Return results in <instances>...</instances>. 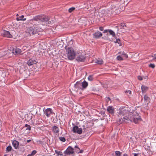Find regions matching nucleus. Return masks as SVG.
<instances>
[{
  "label": "nucleus",
  "instance_id": "f257e3e1",
  "mask_svg": "<svg viewBox=\"0 0 156 156\" xmlns=\"http://www.w3.org/2000/svg\"><path fill=\"white\" fill-rule=\"evenodd\" d=\"M33 20L39 21L43 25H47L51 23L49 17L45 15L37 16L33 18Z\"/></svg>",
  "mask_w": 156,
  "mask_h": 156
},
{
  "label": "nucleus",
  "instance_id": "f03ea898",
  "mask_svg": "<svg viewBox=\"0 0 156 156\" xmlns=\"http://www.w3.org/2000/svg\"><path fill=\"white\" fill-rule=\"evenodd\" d=\"M67 57L69 60H73L76 55L77 53L74 49H66Z\"/></svg>",
  "mask_w": 156,
  "mask_h": 156
},
{
  "label": "nucleus",
  "instance_id": "7ed1b4c3",
  "mask_svg": "<svg viewBox=\"0 0 156 156\" xmlns=\"http://www.w3.org/2000/svg\"><path fill=\"white\" fill-rule=\"evenodd\" d=\"M126 107L124 108H120L118 110V116L119 117H122L126 115L128 112V111L126 110Z\"/></svg>",
  "mask_w": 156,
  "mask_h": 156
},
{
  "label": "nucleus",
  "instance_id": "20e7f679",
  "mask_svg": "<svg viewBox=\"0 0 156 156\" xmlns=\"http://www.w3.org/2000/svg\"><path fill=\"white\" fill-rule=\"evenodd\" d=\"M74 152V149L71 146H69L64 153L66 155H69L73 154Z\"/></svg>",
  "mask_w": 156,
  "mask_h": 156
},
{
  "label": "nucleus",
  "instance_id": "39448f33",
  "mask_svg": "<svg viewBox=\"0 0 156 156\" xmlns=\"http://www.w3.org/2000/svg\"><path fill=\"white\" fill-rule=\"evenodd\" d=\"M118 2H113L112 3L110 4V5H111L110 7V9L112 10V12L115 11V10H116L118 8V5L117 4Z\"/></svg>",
  "mask_w": 156,
  "mask_h": 156
},
{
  "label": "nucleus",
  "instance_id": "423d86ee",
  "mask_svg": "<svg viewBox=\"0 0 156 156\" xmlns=\"http://www.w3.org/2000/svg\"><path fill=\"white\" fill-rule=\"evenodd\" d=\"M65 49H73L74 48L73 40H71L69 41L67 45L65 46Z\"/></svg>",
  "mask_w": 156,
  "mask_h": 156
},
{
  "label": "nucleus",
  "instance_id": "0eeeda50",
  "mask_svg": "<svg viewBox=\"0 0 156 156\" xmlns=\"http://www.w3.org/2000/svg\"><path fill=\"white\" fill-rule=\"evenodd\" d=\"M26 32L31 36L36 34L37 31L36 29H33L32 27H30L27 29Z\"/></svg>",
  "mask_w": 156,
  "mask_h": 156
},
{
  "label": "nucleus",
  "instance_id": "6e6552de",
  "mask_svg": "<svg viewBox=\"0 0 156 156\" xmlns=\"http://www.w3.org/2000/svg\"><path fill=\"white\" fill-rule=\"evenodd\" d=\"M73 131L74 133H77L80 134L82 133V131L81 128H79L78 126H75L73 128Z\"/></svg>",
  "mask_w": 156,
  "mask_h": 156
},
{
  "label": "nucleus",
  "instance_id": "1a4fd4ad",
  "mask_svg": "<svg viewBox=\"0 0 156 156\" xmlns=\"http://www.w3.org/2000/svg\"><path fill=\"white\" fill-rule=\"evenodd\" d=\"M2 35L4 37L11 38L12 37V35L11 34L9 31L3 30L2 31Z\"/></svg>",
  "mask_w": 156,
  "mask_h": 156
},
{
  "label": "nucleus",
  "instance_id": "9d476101",
  "mask_svg": "<svg viewBox=\"0 0 156 156\" xmlns=\"http://www.w3.org/2000/svg\"><path fill=\"white\" fill-rule=\"evenodd\" d=\"M44 113L47 117H49L51 114H53V111L51 108H48L45 109Z\"/></svg>",
  "mask_w": 156,
  "mask_h": 156
},
{
  "label": "nucleus",
  "instance_id": "9b49d317",
  "mask_svg": "<svg viewBox=\"0 0 156 156\" xmlns=\"http://www.w3.org/2000/svg\"><path fill=\"white\" fill-rule=\"evenodd\" d=\"M86 59L85 56L82 55H80L77 56L76 58V60L78 62H84Z\"/></svg>",
  "mask_w": 156,
  "mask_h": 156
},
{
  "label": "nucleus",
  "instance_id": "f8f14e48",
  "mask_svg": "<svg viewBox=\"0 0 156 156\" xmlns=\"http://www.w3.org/2000/svg\"><path fill=\"white\" fill-rule=\"evenodd\" d=\"M37 62L36 60L31 58L27 62V64L28 66H30L36 64Z\"/></svg>",
  "mask_w": 156,
  "mask_h": 156
},
{
  "label": "nucleus",
  "instance_id": "ddd939ff",
  "mask_svg": "<svg viewBox=\"0 0 156 156\" xmlns=\"http://www.w3.org/2000/svg\"><path fill=\"white\" fill-rule=\"evenodd\" d=\"M12 53L15 55H20L23 53L21 49H12Z\"/></svg>",
  "mask_w": 156,
  "mask_h": 156
},
{
  "label": "nucleus",
  "instance_id": "4468645a",
  "mask_svg": "<svg viewBox=\"0 0 156 156\" xmlns=\"http://www.w3.org/2000/svg\"><path fill=\"white\" fill-rule=\"evenodd\" d=\"M102 36V34L99 31L95 32L93 34V37L96 39L99 38Z\"/></svg>",
  "mask_w": 156,
  "mask_h": 156
},
{
  "label": "nucleus",
  "instance_id": "2eb2a0df",
  "mask_svg": "<svg viewBox=\"0 0 156 156\" xmlns=\"http://www.w3.org/2000/svg\"><path fill=\"white\" fill-rule=\"evenodd\" d=\"M74 87L77 90L82 89V83L80 82H77L76 83L74 84Z\"/></svg>",
  "mask_w": 156,
  "mask_h": 156
},
{
  "label": "nucleus",
  "instance_id": "dca6fc26",
  "mask_svg": "<svg viewBox=\"0 0 156 156\" xmlns=\"http://www.w3.org/2000/svg\"><path fill=\"white\" fill-rule=\"evenodd\" d=\"M52 130L53 133L56 134H58L59 132V129L58 126H54L52 127Z\"/></svg>",
  "mask_w": 156,
  "mask_h": 156
},
{
  "label": "nucleus",
  "instance_id": "f3484780",
  "mask_svg": "<svg viewBox=\"0 0 156 156\" xmlns=\"http://www.w3.org/2000/svg\"><path fill=\"white\" fill-rule=\"evenodd\" d=\"M12 144L15 149H17L18 148L19 144L18 141L16 140H14L12 141Z\"/></svg>",
  "mask_w": 156,
  "mask_h": 156
},
{
  "label": "nucleus",
  "instance_id": "a211bd4d",
  "mask_svg": "<svg viewBox=\"0 0 156 156\" xmlns=\"http://www.w3.org/2000/svg\"><path fill=\"white\" fill-rule=\"evenodd\" d=\"M108 32L109 33V34L112 35L113 37H114L115 36V34L114 32L111 30H104L103 33H106Z\"/></svg>",
  "mask_w": 156,
  "mask_h": 156
},
{
  "label": "nucleus",
  "instance_id": "6ab92c4d",
  "mask_svg": "<svg viewBox=\"0 0 156 156\" xmlns=\"http://www.w3.org/2000/svg\"><path fill=\"white\" fill-rule=\"evenodd\" d=\"M107 111L109 113L113 114L114 113L115 110L112 106H109L107 108Z\"/></svg>",
  "mask_w": 156,
  "mask_h": 156
},
{
  "label": "nucleus",
  "instance_id": "aec40b11",
  "mask_svg": "<svg viewBox=\"0 0 156 156\" xmlns=\"http://www.w3.org/2000/svg\"><path fill=\"white\" fill-rule=\"evenodd\" d=\"M82 89H86L88 85V83L85 80L81 83Z\"/></svg>",
  "mask_w": 156,
  "mask_h": 156
},
{
  "label": "nucleus",
  "instance_id": "412c9836",
  "mask_svg": "<svg viewBox=\"0 0 156 156\" xmlns=\"http://www.w3.org/2000/svg\"><path fill=\"white\" fill-rule=\"evenodd\" d=\"M148 88L147 87L142 85L141 87V89L143 93H145L148 90Z\"/></svg>",
  "mask_w": 156,
  "mask_h": 156
},
{
  "label": "nucleus",
  "instance_id": "4be33fe9",
  "mask_svg": "<svg viewBox=\"0 0 156 156\" xmlns=\"http://www.w3.org/2000/svg\"><path fill=\"white\" fill-rule=\"evenodd\" d=\"M123 119L124 122L126 123L129 122V121L131 120L130 118L126 116H124Z\"/></svg>",
  "mask_w": 156,
  "mask_h": 156
},
{
  "label": "nucleus",
  "instance_id": "5701e85b",
  "mask_svg": "<svg viewBox=\"0 0 156 156\" xmlns=\"http://www.w3.org/2000/svg\"><path fill=\"white\" fill-rule=\"evenodd\" d=\"M57 45L58 49H61L63 47V43L61 42H57Z\"/></svg>",
  "mask_w": 156,
  "mask_h": 156
},
{
  "label": "nucleus",
  "instance_id": "b1692460",
  "mask_svg": "<svg viewBox=\"0 0 156 156\" xmlns=\"http://www.w3.org/2000/svg\"><path fill=\"white\" fill-rule=\"evenodd\" d=\"M24 16L23 15H22L21 16H20L19 17H17L16 18V20L17 21H19V20H23L25 21L26 20V18H24Z\"/></svg>",
  "mask_w": 156,
  "mask_h": 156
},
{
  "label": "nucleus",
  "instance_id": "393cba45",
  "mask_svg": "<svg viewBox=\"0 0 156 156\" xmlns=\"http://www.w3.org/2000/svg\"><path fill=\"white\" fill-rule=\"evenodd\" d=\"M141 118L140 117L138 118H135L133 119V122L135 124L138 123V121L141 120Z\"/></svg>",
  "mask_w": 156,
  "mask_h": 156
},
{
  "label": "nucleus",
  "instance_id": "a878e982",
  "mask_svg": "<svg viewBox=\"0 0 156 156\" xmlns=\"http://www.w3.org/2000/svg\"><path fill=\"white\" fill-rule=\"evenodd\" d=\"M144 101H145L146 102H148L150 101V98L148 97L147 95H144Z\"/></svg>",
  "mask_w": 156,
  "mask_h": 156
},
{
  "label": "nucleus",
  "instance_id": "bb28decb",
  "mask_svg": "<svg viewBox=\"0 0 156 156\" xmlns=\"http://www.w3.org/2000/svg\"><path fill=\"white\" fill-rule=\"evenodd\" d=\"M12 148L11 146H8L6 148V153L12 150Z\"/></svg>",
  "mask_w": 156,
  "mask_h": 156
},
{
  "label": "nucleus",
  "instance_id": "cd10ccee",
  "mask_svg": "<svg viewBox=\"0 0 156 156\" xmlns=\"http://www.w3.org/2000/svg\"><path fill=\"white\" fill-rule=\"evenodd\" d=\"M126 27V25L125 23H121L119 26V28L124 29V27Z\"/></svg>",
  "mask_w": 156,
  "mask_h": 156
},
{
  "label": "nucleus",
  "instance_id": "c85d7f7f",
  "mask_svg": "<svg viewBox=\"0 0 156 156\" xmlns=\"http://www.w3.org/2000/svg\"><path fill=\"white\" fill-rule=\"evenodd\" d=\"M55 153L57 154V156H59V155L62 156V155H63L62 152L60 151H57L56 150H55Z\"/></svg>",
  "mask_w": 156,
  "mask_h": 156
},
{
  "label": "nucleus",
  "instance_id": "c756f323",
  "mask_svg": "<svg viewBox=\"0 0 156 156\" xmlns=\"http://www.w3.org/2000/svg\"><path fill=\"white\" fill-rule=\"evenodd\" d=\"M96 63H97L98 64L101 65L103 63V61L102 59L100 60H97Z\"/></svg>",
  "mask_w": 156,
  "mask_h": 156
},
{
  "label": "nucleus",
  "instance_id": "7c9ffc66",
  "mask_svg": "<svg viewBox=\"0 0 156 156\" xmlns=\"http://www.w3.org/2000/svg\"><path fill=\"white\" fill-rule=\"evenodd\" d=\"M121 153L119 151H115V154L116 156H121Z\"/></svg>",
  "mask_w": 156,
  "mask_h": 156
},
{
  "label": "nucleus",
  "instance_id": "2f4dec72",
  "mask_svg": "<svg viewBox=\"0 0 156 156\" xmlns=\"http://www.w3.org/2000/svg\"><path fill=\"white\" fill-rule=\"evenodd\" d=\"M25 126L27 127L26 129V130H30L31 129V126L29 125L26 124L25 125Z\"/></svg>",
  "mask_w": 156,
  "mask_h": 156
},
{
  "label": "nucleus",
  "instance_id": "473e14b6",
  "mask_svg": "<svg viewBox=\"0 0 156 156\" xmlns=\"http://www.w3.org/2000/svg\"><path fill=\"white\" fill-rule=\"evenodd\" d=\"M123 122H124L123 120V119L122 118L119 119V120L118 121V123L119 124H121Z\"/></svg>",
  "mask_w": 156,
  "mask_h": 156
},
{
  "label": "nucleus",
  "instance_id": "72a5a7b5",
  "mask_svg": "<svg viewBox=\"0 0 156 156\" xmlns=\"http://www.w3.org/2000/svg\"><path fill=\"white\" fill-rule=\"evenodd\" d=\"M88 80H89L90 81H93L94 80L93 76V75H89L88 77Z\"/></svg>",
  "mask_w": 156,
  "mask_h": 156
},
{
  "label": "nucleus",
  "instance_id": "f704fd0d",
  "mask_svg": "<svg viewBox=\"0 0 156 156\" xmlns=\"http://www.w3.org/2000/svg\"><path fill=\"white\" fill-rule=\"evenodd\" d=\"M59 139L60 140L63 142H64L66 141V139L64 137H59Z\"/></svg>",
  "mask_w": 156,
  "mask_h": 156
},
{
  "label": "nucleus",
  "instance_id": "c9c22d12",
  "mask_svg": "<svg viewBox=\"0 0 156 156\" xmlns=\"http://www.w3.org/2000/svg\"><path fill=\"white\" fill-rule=\"evenodd\" d=\"M117 60L119 61H122L123 60L122 57L120 55H118L116 58Z\"/></svg>",
  "mask_w": 156,
  "mask_h": 156
},
{
  "label": "nucleus",
  "instance_id": "e433bc0d",
  "mask_svg": "<svg viewBox=\"0 0 156 156\" xmlns=\"http://www.w3.org/2000/svg\"><path fill=\"white\" fill-rule=\"evenodd\" d=\"M75 9V8L74 7H72L70 8L69 9V12L71 13Z\"/></svg>",
  "mask_w": 156,
  "mask_h": 156
},
{
  "label": "nucleus",
  "instance_id": "4c0bfd02",
  "mask_svg": "<svg viewBox=\"0 0 156 156\" xmlns=\"http://www.w3.org/2000/svg\"><path fill=\"white\" fill-rule=\"evenodd\" d=\"M149 67H151L152 68H154L155 67V65L154 64H150L149 65Z\"/></svg>",
  "mask_w": 156,
  "mask_h": 156
},
{
  "label": "nucleus",
  "instance_id": "58836bf2",
  "mask_svg": "<svg viewBox=\"0 0 156 156\" xmlns=\"http://www.w3.org/2000/svg\"><path fill=\"white\" fill-rule=\"evenodd\" d=\"M89 123H90V122H85L84 123L85 125H86V128H89L90 127V126L89 125H88V124Z\"/></svg>",
  "mask_w": 156,
  "mask_h": 156
},
{
  "label": "nucleus",
  "instance_id": "ea45409f",
  "mask_svg": "<svg viewBox=\"0 0 156 156\" xmlns=\"http://www.w3.org/2000/svg\"><path fill=\"white\" fill-rule=\"evenodd\" d=\"M122 55H124V57H126V58H128V56L127 55H126V54H125L124 52H122Z\"/></svg>",
  "mask_w": 156,
  "mask_h": 156
},
{
  "label": "nucleus",
  "instance_id": "a19ab883",
  "mask_svg": "<svg viewBox=\"0 0 156 156\" xmlns=\"http://www.w3.org/2000/svg\"><path fill=\"white\" fill-rule=\"evenodd\" d=\"M37 153V151L35 150H34L33 151L31 154H32L34 156V155H35Z\"/></svg>",
  "mask_w": 156,
  "mask_h": 156
},
{
  "label": "nucleus",
  "instance_id": "79ce46f5",
  "mask_svg": "<svg viewBox=\"0 0 156 156\" xmlns=\"http://www.w3.org/2000/svg\"><path fill=\"white\" fill-rule=\"evenodd\" d=\"M105 99L108 102L109 101L111 100V99L109 97H106L105 98Z\"/></svg>",
  "mask_w": 156,
  "mask_h": 156
},
{
  "label": "nucleus",
  "instance_id": "37998d69",
  "mask_svg": "<svg viewBox=\"0 0 156 156\" xmlns=\"http://www.w3.org/2000/svg\"><path fill=\"white\" fill-rule=\"evenodd\" d=\"M138 79L139 80H143L142 77L141 76H138Z\"/></svg>",
  "mask_w": 156,
  "mask_h": 156
},
{
  "label": "nucleus",
  "instance_id": "c03bdc74",
  "mask_svg": "<svg viewBox=\"0 0 156 156\" xmlns=\"http://www.w3.org/2000/svg\"><path fill=\"white\" fill-rule=\"evenodd\" d=\"M125 93L126 94L129 93V94H131V91L129 90L125 91Z\"/></svg>",
  "mask_w": 156,
  "mask_h": 156
},
{
  "label": "nucleus",
  "instance_id": "a18cd8bd",
  "mask_svg": "<svg viewBox=\"0 0 156 156\" xmlns=\"http://www.w3.org/2000/svg\"><path fill=\"white\" fill-rule=\"evenodd\" d=\"M99 29L100 30L102 31L104 30V28L102 27H99Z\"/></svg>",
  "mask_w": 156,
  "mask_h": 156
},
{
  "label": "nucleus",
  "instance_id": "49530a36",
  "mask_svg": "<svg viewBox=\"0 0 156 156\" xmlns=\"http://www.w3.org/2000/svg\"><path fill=\"white\" fill-rule=\"evenodd\" d=\"M152 57H153L154 59H156V54H154L153 56H152Z\"/></svg>",
  "mask_w": 156,
  "mask_h": 156
},
{
  "label": "nucleus",
  "instance_id": "de8ad7c7",
  "mask_svg": "<svg viewBox=\"0 0 156 156\" xmlns=\"http://www.w3.org/2000/svg\"><path fill=\"white\" fill-rule=\"evenodd\" d=\"M85 126H86V125H85V123H84V125H83L82 126V127H83V129H86Z\"/></svg>",
  "mask_w": 156,
  "mask_h": 156
},
{
  "label": "nucleus",
  "instance_id": "09e8293b",
  "mask_svg": "<svg viewBox=\"0 0 156 156\" xmlns=\"http://www.w3.org/2000/svg\"><path fill=\"white\" fill-rule=\"evenodd\" d=\"M16 47L15 46H14V47H11L10 48V49H16Z\"/></svg>",
  "mask_w": 156,
  "mask_h": 156
},
{
  "label": "nucleus",
  "instance_id": "8fccbe9b",
  "mask_svg": "<svg viewBox=\"0 0 156 156\" xmlns=\"http://www.w3.org/2000/svg\"><path fill=\"white\" fill-rule=\"evenodd\" d=\"M120 41V40L119 39H116V41L117 42L119 43V42Z\"/></svg>",
  "mask_w": 156,
  "mask_h": 156
},
{
  "label": "nucleus",
  "instance_id": "3c124183",
  "mask_svg": "<svg viewBox=\"0 0 156 156\" xmlns=\"http://www.w3.org/2000/svg\"><path fill=\"white\" fill-rule=\"evenodd\" d=\"M122 156H128V155L127 154L125 153Z\"/></svg>",
  "mask_w": 156,
  "mask_h": 156
},
{
  "label": "nucleus",
  "instance_id": "603ef678",
  "mask_svg": "<svg viewBox=\"0 0 156 156\" xmlns=\"http://www.w3.org/2000/svg\"><path fill=\"white\" fill-rule=\"evenodd\" d=\"M134 156H139L138 155V154L137 153H134Z\"/></svg>",
  "mask_w": 156,
  "mask_h": 156
},
{
  "label": "nucleus",
  "instance_id": "864d4df0",
  "mask_svg": "<svg viewBox=\"0 0 156 156\" xmlns=\"http://www.w3.org/2000/svg\"><path fill=\"white\" fill-rule=\"evenodd\" d=\"M31 141V140H27L26 141L27 143H29Z\"/></svg>",
  "mask_w": 156,
  "mask_h": 156
},
{
  "label": "nucleus",
  "instance_id": "5fc2aeb1",
  "mask_svg": "<svg viewBox=\"0 0 156 156\" xmlns=\"http://www.w3.org/2000/svg\"><path fill=\"white\" fill-rule=\"evenodd\" d=\"M83 152V150H80V152H79V153H82Z\"/></svg>",
  "mask_w": 156,
  "mask_h": 156
},
{
  "label": "nucleus",
  "instance_id": "6e6d98bb",
  "mask_svg": "<svg viewBox=\"0 0 156 156\" xmlns=\"http://www.w3.org/2000/svg\"><path fill=\"white\" fill-rule=\"evenodd\" d=\"M75 148H78V149H80L79 148V147H78V146L76 145V146H75Z\"/></svg>",
  "mask_w": 156,
  "mask_h": 156
},
{
  "label": "nucleus",
  "instance_id": "4d7b16f0",
  "mask_svg": "<svg viewBox=\"0 0 156 156\" xmlns=\"http://www.w3.org/2000/svg\"><path fill=\"white\" fill-rule=\"evenodd\" d=\"M33 155L32 154H29L27 155V156H33Z\"/></svg>",
  "mask_w": 156,
  "mask_h": 156
},
{
  "label": "nucleus",
  "instance_id": "13d9d810",
  "mask_svg": "<svg viewBox=\"0 0 156 156\" xmlns=\"http://www.w3.org/2000/svg\"><path fill=\"white\" fill-rule=\"evenodd\" d=\"M146 77H147V76H145V77H144V78L145 79H146Z\"/></svg>",
  "mask_w": 156,
  "mask_h": 156
},
{
  "label": "nucleus",
  "instance_id": "bf43d9fd",
  "mask_svg": "<svg viewBox=\"0 0 156 156\" xmlns=\"http://www.w3.org/2000/svg\"><path fill=\"white\" fill-rule=\"evenodd\" d=\"M18 16V14H17L16 15V16Z\"/></svg>",
  "mask_w": 156,
  "mask_h": 156
}]
</instances>
